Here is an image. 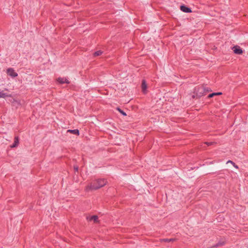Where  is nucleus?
I'll return each mask as SVG.
<instances>
[{"label":"nucleus","instance_id":"19","mask_svg":"<svg viewBox=\"0 0 248 248\" xmlns=\"http://www.w3.org/2000/svg\"><path fill=\"white\" fill-rule=\"evenodd\" d=\"M222 245H223V244H221V243H218L216 245H215L214 247H217L220 246Z\"/></svg>","mask_w":248,"mask_h":248},{"label":"nucleus","instance_id":"15","mask_svg":"<svg viewBox=\"0 0 248 248\" xmlns=\"http://www.w3.org/2000/svg\"><path fill=\"white\" fill-rule=\"evenodd\" d=\"M173 240H174L173 239H163L161 240L162 241H164V242H169L170 241H172Z\"/></svg>","mask_w":248,"mask_h":248},{"label":"nucleus","instance_id":"1","mask_svg":"<svg viewBox=\"0 0 248 248\" xmlns=\"http://www.w3.org/2000/svg\"><path fill=\"white\" fill-rule=\"evenodd\" d=\"M107 181L105 179H98L93 182L86 187V190H93L99 189L107 184Z\"/></svg>","mask_w":248,"mask_h":248},{"label":"nucleus","instance_id":"14","mask_svg":"<svg viewBox=\"0 0 248 248\" xmlns=\"http://www.w3.org/2000/svg\"><path fill=\"white\" fill-rule=\"evenodd\" d=\"M103 52L101 50H98L94 53V55L95 56H100L102 54Z\"/></svg>","mask_w":248,"mask_h":248},{"label":"nucleus","instance_id":"5","mask_svg":"<svg viewBox=\"0 0 248 248\" xmlns=\"http://www.w3.org/2000/svg\"><path fill=\"white\" fill-rule=\"evenodd\" d=\"M180 9L183 12H185L186 13H190L192 12V10L190 8L186 6L185 5H181Z\"/></svg>","mask_w":248,"mask_h":248},{"label":"nucleus","instance_id":"4","mask_svg":"<svg viewBox=\"0 0 248 248\" xmlns=\"http://www.w3.org/2000/svg\"><path fill=\"white\" fill-rule=\"evenodd\" d=\"M232 49L233 51V52L238 55L242 54L243 52L242 49L238 46H235L232 48Z\"/></svg>","mask_w":248,"mask_h":248},{"label":"nucleus","instance_id":"20","mask_svg":"<svg viewBox=\"0 0 248 248\" xmlns=\"http://www.w3.org/2000/svg\"><path fill=\"white\" fill-rule=\"evenodd\" d=\"M74 169L76 171H78V166H74Z\"/></svg>","mask_w":248,"mask_h":248},{"label":"nucleus","instance_id":"16","mask_svg":"<svg viewBox=\"0 0 248 248\" xmlns=\"http://www.w3.org/2000/svg\"><path fill=\"white\" fill-rule=\"evenodd\" d=\"M227 163H231L232 164V165H233L235 168H238V166L233 162H232L231 160L228 161Z\"/></svg>","mask_w":248,"mask_h":248},{"label":"nucleus","instance_id":"9","mask_svg":"<svg viewBox=\"0 0 248 248\" xmlns=\"http://www.w3.org/2000/svg\"><path fill=\"white\" fill-rule=\"evenodd\" d=\"M87 219L89 221L93 220L94 222H96L98 221V217L97 216H93L91 217H87Z\"/></svg>","mask_w":248,"mask_h":248},{"label":"nucleus","instance_id":"17","mask_svg":"<svg viewBox=\"0 0 248 248\" xmlns=\"http://www.w3.org/2000/svg\"><path fill=\"white\" fill-rule=\"evenodd\" d=\"M214 142H205V143L207 145V146H210V145H212L214 144Z\"/></svg>","mask_w":248,"mask_h":248},{"label":"nucleus","instance_id":"7","mask_svg":"<svg viewBox=\"0 0 248 248\" xmlns=\"http://www.w3.org/2000/svg\"><path fill=\"white\" fill-rule=\"evenodd\" d=\"M57 81L61 84L69 83V80L66 78H59L57 79Z\"/></svg>","mask_w":248,"mask_h":248},{"label":"nucleus","instance_id":"10","mask_svg":"<svg viewBox=\"0 0 248 248\" xmlns=\"http://www.w3.org/2000/svg\"><path fill=\"white\" fill-rule=\"evenodd\" d=\"M67 132H70V133H72L75 135H79V131L78 129H73V130L69 129V130H67Z\"/></svg>","mask_w":248,"mask_h":248},{"label":"nucleus","instance_id":"11","mask_svg":"<svg viewBox=\"0 0 248 248\" xmlns=\"http://www.w3.org/2000/svg\"><path fill=\"white\" fill-rule=\"evenodd\" d=\"M6 97H11V95L8 94L7 93H3V92H0V98H4Z\"/></svg>","mask_w":248,"mask_h":248},{"label":"nucleus","instance_id":"3","mask_svg":"<svg viewBox=\"0 0 248 248\" xmlns=\"http://www.w3.org/2000/svg\"><path fill=\"white\" fill-rule=\"evenodd\" d=\"M7 74L12 78H15L18 76L16 72H15V70L13 68H9L7 69Z\"/></svg>","mask_w":248,"mask_h":248},{"label":"nucleus","instance_id":"13","mask_svg":"<svg viewBox=\"0 0 248 248\" xmlns=\"http://www.w3.org/2000/svg\"><path fill=\"white\" fill-rule=\"evenodd\" d=\"M117 109L119 111V112L121 114H122L123 116H126V113L122 109H121L120 108H117Z\"/></svg>","mask_w":248,"mask_h":248},{"label":"nucleus","instance_id":"18","mask_svg":"<svg viewBox=\"0 0 248 248\" xmlns=\"http://www.w3.org/2000/svg\"><path fill=\"white\" fill-rule=\"evenodd\" d=\"M205 88H206V90H205V91L204 92V95H205L207 93H208V92L210 91V90L208 88L205 87Z\"/></svg>","mask_w":248,"mask_h":248},{"label":"nucleus","instance_id":"12","mask_svg":"<svg viewBox=\"0 0 248 248\" xmlns=\"http://www.w3.org/2000/svg\"><path fill=\"white\" fill-rule=\"evenodd\" d=\"M220 94H222V93H221V92L213 93L209 94L208 95V98H211V97H213L215 95H220Z\"/></svg>","mask_w":248,"mask_h":248},{"label":"nucleus","instance_id":"8","mask_svg":"<svg viewBox=\"0 0 248 248\" xmlns=\"http://www.w3.org/2000/svg\"><path fill=\"white\" fill-rule=\"evenodd\" d=\"M19 143V138L18 137H15L14 139V142L11 145V148H15L17 146Z\"/></svg>","mask_w":248,"mask_h":248},{"label":"nucleus","instance_id":"6","mask_svg":"<svg viewBox=\"0 0 248 248\" xmlns=\"http://www.w3.org/2000/svg\"><path fill=\"white\" fill-rule=\"evenodd\" d=\"M141 88L143 93L145 94L147 93V86L145 80H142L141 83Z\"/></svg>","mask_w":248,"mask_h":248},{"label":"nucleus","instance_id":"2","mask_svg":"<svg viewBox=\"0 0 248 248\" xmlns=\"http://www.w3.org/2000/svg\"><path fill=\"white\" fill-rule=\"evenodd\" d=\"M206 88L203 86H197L194 89V93L198 97L204 95Z\"/></svg>","mask_w":248,"mask_h":248}]
</instances>
